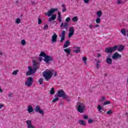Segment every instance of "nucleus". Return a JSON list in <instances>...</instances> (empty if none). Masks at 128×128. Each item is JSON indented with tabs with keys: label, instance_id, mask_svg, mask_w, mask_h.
I'll return each mask as SVG.
<instances>
[{
	"label": "nucleus",
	"instance_id": "obj_1",
	"mask_svg": "<svg viewBox=\"0 0 128 128\" xmlns=\"http://www.w3.org/2000/svg\"><path fill=\"white\" fill-rule=\"evenodd\" d=\"M54 97L55 98L52 100V102H56L60 100L58 98H62L63 100H66L68 102H70V96H68L66 94V93L62 89L57 92V94L54 95Z\"/></svg>",
	"mask_w": 128,
	"mask_h": 128
},
{
	"label": "nucleus",
	"instance_id": "obj_2",
	"mask_svg": "<svg viewBox=\"0 0 128 128\" xmlns=\"http://www.w3.org/2000/svg\"><path fill=\"white\" fill-rule=\"evenodd\" d=\"M33 65L32 67L28 66V71L26 72V76H32V74H34L35 72H36V70L40 68V63L36 62V60H33Z\"/></svg>",
	"mask_w": 128,
	"mask_h": 128
},
{
	"label": "nucleus",
	"instance_id": "obj_3",
	"mask_svg": "<svg viewBox=\"0 0 128 128\" xmlns=\"http://www.w3.org/2000/svg\"><path fill=\"white\" fill-rule=\"evenodd\" d=\"M42 58H44L43 60L46 62V64H50V62H54V58L52 56L46 55V54L44 52H41L39 55L38 60L42 62Z\"/></svg>",
	"mask_w": 128,
	"mask_h": 128
},
{
	"label": "nucleus",
	"instance_id": "obj_4",
	"mask_svg": "<svg viewBox=\"0 0 128 128\" xmlns=\"http://www.w3.org/2000/svg\"><path fill=\"white\" fill-rule=\"evenodd\" d=\"M76 107L80 114H84L86 112V104L82 102H78Z\"/></svg>",
	"mask_w": 128,
	"mask_h": 128
},
{
	"label": "nucleus",
	"instance_id": "obj_5",
	"mask_svg": "<svg viewBox=\"0 0 128 128\" xmlns=\"http://www.w3.org/2000/svg\"><path fill=\"white\" fill-rule=\"evenodd\" d=\"M42 74L44 80L47 82H49L52 76V72L50 70L44 71L42 72Z\"/></svg>",
	"mask_w": 128,
	"mask_h": 128
},
{
	"label": "nucleus",
	"instance_id": "obj_6",
	"mask_svg": "<svg viewBox=\"0 0 128 128\" xmlns=\"http://www.w3.org/2000/svg\"><path fill=\"white\" fill-rule=\"evenodd\" d=\"M118 50V45L114 46L113 47H107L105 48L106 54H112Z\"/></svg>",
	"mask_w": 128,
	"mask_h": 128
},
{
	"label": "nucleus",
	"instance_id": "obj_7",
	"mask_svg": "<svg viewBox=\"0 0 128 128\" xmlns=\"http://www.w3.org/2000/svg\"><path fill=\"white\" fill-rule=\"evenodd\" d=\"M32 82H34V78H32V77L30 76L27 78L25 84L27 86H30L32 84Z\"/></svg>",
	"mask_w": 128,
	"mask_h": 128
},
{
	"label": "nucleus",
	"instance_id": "obj_8",
	"mask_svg": "<svg viewBox=\"0 0 128 128\" xmlns=\"http://www.w3.org/2000/svg\"><path fill=\"white\" fill-rule=\"evenodd\" d=\"M55 12H58V8H52L47 13H45V16H48V17L52 16V14H54Z\"/></svg>",
	"mask_w": 128,
	"mask_h": 128
},
{
	"label": "nucleus",
	"instance_id": "obj_9",
	"mask_svg": "<svg viewBox=\"0 0 128 128\" xmlns=\"http://www.w3.org/2000/svg\"><path fill=\"white\" fill-rule=\"evenodd\" d=\"M112 60H118V58H122V54H118V52L114 53L112 56Z\"/></svg>",
	"mask_w": 128,
	"mask_h": 128
},
{
	"label": "nucleus",
	"instance_id": "obj_10",
	"mask_svg": "<svg viewBox=\"0 0 128 128\" xmlns=\"http://www.w3.org/2000/svg\"><path fill=\"white\" fill-rule=\"evenodd\" d=\"M35 112H39L40 114H42V116H44V110L40 109V107L38 106H35V109H34Z\"/></svg>",
	"mask_w": 128,
	"mask_h": 128
},
{
	"label": "nucleus",
	"instance_id": "obj_11",
	"mask_svg": "<svg viewBox=\"0 0 128 128\" xmlns=\"http://www.w3.org/2000/svg\"><path fill=\"white\" fill-rule=\"evenodd\" d=\"M74 34V27H70L69 28V33L68 34V38H70Z\"/></svg>",
	"mask_w": 128,
	"mask_h": 128
},
{
	"label": "nucleus",
	"instance_id": "obj_12",
	"mask_svg": "<svg viewBox=\"0 0 128 128\" xmlns=\"http://www.w3.org/2000/svg\"><path fill=\"white\" fill-rule=\"evenodd\" d=\"M61 36H62L60 42H62L66 40V31L64 30H63L61 32Z\"/></svg>",
	"mask_w": 128,
	"mask_h": 128
},
{
	"label": "nucleus",
	"instance_id": "obj_13",
	"mask_svg": "<svg viewBox=\"0 0 128 128\" xmlns=\"http://www.w3.org/2000/svg\"><path fill=\"white\" fill-rule=\"evenodd\" d=\"M57 39H58V35H56V33H54L53 34V36H52V38L51 40V42L52 44H54V42H56Z\"/></svg>",
	"mask_w": 128,
	"mask_h": 128
},
{
	"label": "nucleus",
	"instance_id": "obj_14",
	"mask_svg": "<svg viewBox=\"0 0 128 128\" xmlns=\"http://www.w3.org/2000/svg\"><path fill=\"white\" fill-rule=\"evenodd\" d=\"M26 124H27L28 128H36L32 124V120H28L26 122Z\"/></svg>",
	"mask_w": 128,
	"mask_h": 128
},
{
	"label": "nucleus",
	"instance_id": "obj_15",
	"mask_svg": "<svg viewBox=\"0 0 128 128\" xmlns=\"http://www.w3.org/2000/svg\"><path fill=\"white\" fill-rule=\"evenodd\" d=\"M56 15L53 14L51 16V17H50L48 19V22H52V20H56Z\"/></svg>",
	"mask_w": 128,
	"mask_h": 128
},
{
	"label": "nucleus",
	"instance_id": "obj_16",
	"mask_svg": "<svg viewBox=\"0 0 128 128\" xmlns=\"http://www.w3.org/2000/svg\"><path fill=\"white\" fill-rule=\"evenodd\" d=\"M117 50L118 52H122L124 50V46L122 45H120L119 46H118Z\"/></svg>",
	"mask_w": 128,
	"mask_h": 128
},
{
	"label": "nucleus",
	"instance_id": "obj_17",
	"mask_svg": "<svg viewBox=\"0 0 128 128\" xmlns=\"http://www.w3.org/2000/svg\"><path fill=\"white\" fill-rule=\"evenodd\" d=\"M78 122L79 124H80V126H86V122L84 120H78Z\"/></svg>",
	"mask_w": 128,
	"mask_h": 128
},
{
	"label": "nucleus",
	"instance_id": "obj_18",
	"mask_svg": "<svg viewBox=\"0 0 128 128\" xmlns=\"http://www.w3.org/2000/svg\"><path fill=\"white\" fill-rule=\"evenodd\" d=\"M106 62L108 64H112V60L110 58H107L106 59Z\"/></svg>",
	"mask_w": 128,
	"mask_h": 128
},
{
	"label": "nucleus",
	"instance_id": "obj_19",
	"mask_svg": "<svg viewBox=\"0 0 128 128\" xmlns=\"http://www.w3.org/2000/svg\"><path fill=\"white\" fill-rule=\"evenodd\" d=\"M27 110L29 112V114H31V112H34V108H32V106H28V108Z\"/></svg>",
	"mask_w": 128,
	"mask_h": 128
},
{
	"label": "nucleus",
	"instance_id": "obj_20",
	"mask_svg": "<svg viewBox=\"0 0 128 128\" xmlns=\"http://www.w3.org/2000/svg\"><path fill=\"white\" fill-rule=\"evenodd\" d=\"M70 42L68 40H66L64 45V48H68L69 44H70Z\"/></svg>",
	"mask_w": 128,
	"mask_h": 128
},
{
	"label": "nucleus",
	"instance_id": "obj_21",
	"mask_svg": "<svg viewBox=\"0 0 128 128\" xmlns=\"http://www.w3.org/2000/svg\"><path fill=\"white\" fill-rule=\"evenodd\" d=\"M70 49L67 48L66 49H64V52H66L67 55L66 56H68V54H70Z\"/></svg>",
	"mask_w": 128,
	"mask_h": 128
},
{
	"label": "nucleus",
	"instance_id": "obj_22",
	"mask_svg": "<svg viewBox=\"0 0 128 128\" xmlns=\"http://www.w3.org/2000/svg\"><path fill=\"white\" fill-rule=\"evenodd\" d=\"M97 108H98V112H100V113L102 112V110H104V108H102V106L100 105H98L97 106Z\"/></svg>",
	"mask_w": 128,
	"mask_h": 128
},
{
	"label": "nucleus",
	"instance_id": "obj_23",
	"mask_svg": "<svg viewBox=\"0 0 128 128\" xmlns=\"http://www.w3.org/2000/svg\"><path fill=\"white\" fill-rule=\"evenodd\" d=\"M68 22H64H64H62L60 25V28H62L64 26V28H68Z\"/></svg>",
	"mask_w": 128,
	"mask_h": 128
},
{
	"label": "nucleus",
	"instance_id": "obj_24",
	"mask_svg": "<svg viewBox=\"0 0 128 128\" xmlns=\"http://www.w3.org/2000/svg\"><path fill=\"white\" fill-rule=\"evenodd\" d=\"M82 60H83V62H84V64L85 65V66H86V64H88V63H87V62H86V60H88V58H86V57H83L82 58Z\"/></svg>",
	"mask_w": 128,
	"mask_h": 128
},
{
	"label": "nucleus",
	"instance_id": "obj_25",
	"mask_svg": "<svg viewBox=\"0 0 128 128\" xmlns=\"http://www.w3.org/2000/svg\"><path fill=\"white\" fill-rule=\"evenodd\" d=\"M96 14L98 16V18H100L102 14V11H98L96 12Z\"/></svg>",
	"mask_w": 128,
	"mask_h": 128
},
{
	"label": "nucleus",
	"instance_id": "obj_26",
	"mask_svg": "<svg viewBox=\"0 0 128 128\" xmlns=\"http://www.w3.org/2000/svg\"><path fill=\"white\" fill-rule=\"evenodd\" d=\"M100 61L98 60L96 64V68H97L98 70L100 68Z\"/></svg>",
	"mask_w": 128,
	"mask_h": 128
},
{
	"label": "nucleus",
	"instance_id": "obj_27",
	"mask_svg": "<svg viewBox=\"0 0 128 128\" xmlns=\"http://www.w3.org/2000/svg\"><path fill=\"white\" fill-rule=\"evenodd\" d=\"M100 22H102V20L100 18V17H98L96 20V24H100Z\"/></svg>",
	"mask_w": 128,
	"mask_h": 128
},
{
	"label": "nucleus",
	"instance_id": "obj_28",
	"mask_svg": "<svg viewBox=\"0 0 128 128\" xmlns=\"http://www.w3.org/2000/svg\"><path fill=\"white\" fill-rule=\"evenodd\" d=\"M78 19V18L77 16H74L72 18V22H76Z\"/></svg>",
	"mask_w": 128,
	"mask_h": 128
},
{
	"label": "nucleus",
	"instance_id": "obj_29",
	"mask_svg": "<svg viewBox=\"0 0 128 128\" xmlns=\"http://www.w3.org/2000/svg\"><path fill=\"white\" fill-rule=\"evenodd\" d=\"M62 6L63 7V8L62 9V12H66V6L62 4Z\"/></svg>",
	"mask_w": 128,
	"mask_h": 128
},
{
	"label": "nucleus",
	"instance_id": "obj_30",
	"mask_svg": "<svg viewBox=\"0 0 128 128\" xmlns=\"http://www.w3.org/2000/svg\"><path fill=\"white\" fill-rule=\"evenodd\" d=\"M50 94H54V88H52L50 92Z\"/></svg>",
	"mask_w": 128,
	"mask_h": 128
},
{
	"label": "nucleus",
	"instance_id": "obj_31",
	"mask_svg": "<svg viewBox=\"0 0 128 128\" xmlns=\"http://www.w3.org/2000/svg\"><path fill=\"white\" fill-rule=\"evenodd\" d=\"M26 44V42L25 40H22L21 41V44L22 46H25Z\"/></svg>",
	"mask_w": 128,
	"mask_h": 128
},
{
	"label": "nucleus",
	"instance_id": "obj_32",
	"mask_svg": "<svg viewBox=\"0 0 128 128\" xmlns=\"http://www.w3.org/2000/svg\"><path fill=\"white\" fill-rule=\"evenodd\" d=\"M38 82H39L40 84H44V78H40L39 79Z\"/></svg>",
	"mask_w": 128,
	"mask_h": 128
},
{
	"label": "nucleus",
	"instance_id": "obj_33",
	"mask_svg": "<svg viewBox=\"0 0 128 128\" xmlns=\"http://www.w3.org/2000/svg\"><path fill=\"white\" fill-rule=\"evenodd\" d=\"M121 32L123 36H126V29L124 28L122 29Z\"/></svg>",
	"mask_w": 128,
	"mask_h": 128
},
{
	"label": "nucleus",
	"instance_id": "obj_34",
	"mask_svg": "<svg viewBox=\"0 0 128 128\" xmlns=\"http://www.w3.org/2000/svg\"><path fill=\"white\" fill-rule=\"evenodd\" d=\"M106 104H110V102L106 101L103 103V106H106Z\"/></svg>",
	"mask_w": 128,
	"mask_h": 128
},
{
	"label": "nucleus",
	"instance_id": "obj_35",
	"mask_svg": "<svg viewBox=\"0 0 128 128\" xmlns=\"http://www.w3.org/2000/svg\"><path fill=\"white\" fill-rule=\"evenodd\" d=\"M65 22H70V17H68L65 20Z\"/></svg>",
	"mask_w": 128,
	"mask_h": 128
},
{
	"label": "nucleus",
	"instance_id": "obj_36",
	"mask_svg": "<svg viewBox=\"0 0 128 128\" xmlns=\"http://www.w3.org/2000/svg\"><path fill=\"white\" fill-rule=\"evenodd\" d=\"M20 18H17L16 20V24H20Z\"/></svg>",
	"mask_w": 128,
	"mask_h": 128
},
{
	"label": "nucleus",
	"instance_id": "obj_37",
	"mask_svg": "<svg viewBox=\"0 0 128 128\" xmlns=\"http://www.w3.org/2000/svg\"><path fill=\"white\" fill-rule=\"evenodd\" d=\"M44 30H48V24H45L44 26Z\"/></svg>",
	"mask_w": 128,
	"mask_h": 128
},
{
	"label": "nucleus",
	"instance_id": "obj_38",
	"mask_svg": "<svg viewBox=\"0 0 128 128\" xmlns=\"http://www.w3.org/2000/svg\"><path fill=\"white\" fill-rule=\"evenodd\" d=\"M18 70H16L13 72H12V74L13 76H16V74H18Z\"/></svg>",
	"mask_w": 128,
	"mask_h": 128
},
{
	"label": "nucleus",
	"instance_id": "obj_39",
	"mask_svg": "<svg viewBox=\"0 0 128 128\" xmlns=\"http://www.w3.org/2000/svg\"><path fill=\"white\" fill-rule=\"evenodd\" d=\"M94 122V120L92 118H89L88 120V124H92V122Z\"/></svg>",
	"mask_w": 128,
	"mask_h": 128
},
{
	"label": "nucleus",
	"instance_id": "obj_40",
	"mask_svg": "<svg viewBox=\"0 0 128 128\" xmlns=\"http://www.w3.org/2000/svg\"><path fill=\"white\" fill-rule=\"evenodd\" d=\"M42 23V21L40 20V18H38V24H40Z\"/></svg>",
	"mask_w": 128,
	"mask_h": 128
},
{
	"label": "nucleus",
	"instance_id": "obj_41",
	"mask_svg": "<svg viewBox=\"0 0 128 128\" xmlns=\"http://www.w3.org/2000/svg\"><path fill=\"white\" fill-rule=\"evenodd\" d=\"M74 52L76 54H78V52H80V50H76L74 51Z\"/></svg>",
	"mask_w": 128,
	"mask_h": 128
},
{
	"label": "nucleus",
	"instance_id": "obj_42",
	"mask_svg": "<svg viewBox=\"0 0 128 128\" xmlns=\"http://www.w3.org/2000/svg\"><path fill=\"white\" fill-rule=\"evenodd\" d=\"M112 114V110H109L108 112H106L107 114Z\"/></svg>",
	"mask_w": 128,
	"mask_h": 128
},
{
	"label": "nucleus",
	"instance_id": "obj_43",
	"mask_svg": "<svg viewBox=\"0 0 128 128\" xmlns=\"http://www.w3.org/2000/svg\"><path fill=\"white\" fill-rule=\"evenodd\" d=\"M106 100V97L103 96L100 99V102H104V100Z\"/></svg>",
	"mask_w": 128,
	"mask_h": 128
},
{
	"label": "nucleus",
	"instance_id": "obj_44",
	"mask_svg": "<svg viewBox=\"0 0 128 128\" xmlns=\"http://www.w3.org/2000/svg\"><path fill=\"white\" fill-rule=\"evenodd\" d=\"M84 120H88V115H84Z\"/></svg>",
	"mask_w": 128,
	"mask_h": 128
},
{
	"label": "nucleus",
	"instance_id": "obj_45",
	"mask_svg": "<svg viewBox=\"0 0 128 128\" xmlns=\"http://www.w3.org/2000/svg\"><path fill=\"white\" fill-rule=\"evenodd\" d=\"M58 20L60 22H62V17L60 16H58Z\"/></svg>",
	"mask_w": 128,
	"mask_h": 128
},
{
	"label": "nucleus",
	"instance_id": "obj_46",
	"mask_svg": "<svg viewBox=\"0 0 128 128\" xmlns=\"http://www.w3.org/2000/svg\"><path fill=\"white\" fill-rule=\"evenodd\" d=\"M84 4H88L90 2V0H84Z\"/></svg>",
	"mask_w": 128,
	"mask_h": 128
},
{
	"label": "nucleus",
	"instance_id": "obj_47",
	"mask_svg": "<svg viewBox=\"0 0 128 128\" xmlns=\"http://www.w3.org/2000/svg\"><path fill=\"white\" fill-rule=\"evenodd\" d=\"M122 1L120 0H117V4H122Z\"/></svg>",
	"mask_w": 128,
	"mask_h": 128
},
{
	"label": "nucleus",
	"instance_id": "obj_48",
	"mask_svg": "<svg viewBox=\"0 0 128 128\" xmlns=\"http://www.w3.org/2000/svg\"><path fill=\"white\" fill-rule=\"evenodd\" d=\"M89 28H94V26L92 25V24H90V26H89Z\"/></svg>",
	"mask_w": 128,
	"mask_h": 128
},
{
	"label": "nucleus",
	"instance_id": "obj_49",
	"mask_svg": "<svg viewBox=\"0 0 128 128\" xmlns=\"http://www.w3.org/2000/svg\"><path fill=\"white\" fill-rule=\"evenodd\" d=\"M74 48H77V50H80V47L74 46Z\"/></svg>",
	"mask_w": 128,
	"mask_h": 128
},
{
	"label": "nucleus",
	"instance_id": "obj_50",
	"mask_svg": "<svg viewBox=\"0 0 128 128\" xmlns=\"http://www.w3.org/2000/svg\"><path fill=\"white\" fill-rule=\"evenodd\" d=\"M8 96L9 98H12V94L10 93L8 94Z\"/></svg>",
	"mask_w": 128,
	"mask_h": 128
},
{
	"label": "nucleus",
	"instance_id": "obj_51",
	"mask_svg": "<svg viewBox=\"0 0 128 128\" xmlns=\"http://www.w3.org/2000/svg\"><path fill=\"white\" fill-rule=\"evenodd\" d=\"M16 4H18L19 2H20V0H17L16 1Z\"/></svg>",
	"mask_w": 128,
	"mask_h": 128
},
{
	"label": "nucleus",
	"instance_id": "obj_52",
	"mask_svg": "<svg viewBox=\"0 0 128 128\" xmlns=\"http://www.w3.org/2000/svg\"><path fill=\"white\" fill-rule=\"evenodd\" d=\"M32 4L34 5V6H35L36 4V2H34V1H32Z\"/></svg>",
	"mask_w": 128,
	"mask_h": 128
},
{
	"label": "nucleus",
	"instance_id": "obj_53",
	"mask_svg": "<svg viewBox=\"0 0 128 128\" xmlns=\"http://www.w3.org/2000/svg\"><path fill=\"white\" fill-rule=\"evenodd\" d=\"M100 56H102V54H98V58H100Z\"/></svg>",
	"mask_w": 128,
	"mask_h": 128
},
{
	"label": "nucleus",
	"instance_id": "obj_54",
	"mask_svg": "<svg viewBox=\"0 0 128 128\" xmlns=\"http://www.w3.org/2000/svg\"><path fill=\"white\" fill-rule=\"evenodd\" d=\"M98 26H100V25H98V24L94 26V28H98Z\"/></svg>",
	"mask_w": 128,
	"mask_h": 128
},
{
	"label": "nucleus",
	"instance_id": "obj_55",
	"mask_svg": "<svg viewBox=\"0 0 128 128\" xmlns=\"http://www.w3.org/2000/svg\"><path fill=\"white\" fill-rule=\"evenodd\" d=\"M58 16H60V11H58Z\"/></svg>",
	"mask_w": 128,
	"mask_h": 128
},
{
	"label": "nucleus",
	"instance_id": "obj_56",
	"mask_svg": "<svg viewBox=\"0 0 128 128\" xmlns=\"http://www.w3.org/2000/svg\"><path fill=\"white\" fill-rule=\"evenodd\" d=\"M56 74H57V72H55L54 74V76H56Z\"/></svg>",
	"mask_w": 128,
	"mask_h": 128
},
{
	"label": "nucleus",
	"instance_id": "obj_57",
	"mask_svg": "<svg viewBox=\"0 0 128 128\" xmlns=\"http://www.w3.org/2000/svg\"><path fill=\"white\" fill-rule=\"evenodd\" d=\"M4 106V105L0 104V108H2Z\"/></svg>",
	"mask_w": 128,
	"mask_h": 128
},
{
	"label": "nucleus",
	"instance_id": "obj_58",
	"mask_svg": "<svg viewBox=\"0 0 128 128\" xmlns=\"http://www.w3.org/2000/svg\"><path fill=\"white\" fill-rule=\"evenodd\" d=\"M0 92H2V88H0Z\"/></svg>",
	"mask_w": 128,
	"mask_h": 128
},
{
	"label": "nucleus",
	"instance_id": "obj_59",
	"mask_svg": "<svg viewBox=\"0 0 128 128\" xmlns=\"http://www.w3.org/2000/svg\"><path fill=\"white\" fill-rule=\"evenodd\" d=\"M3 54L2 52H0V56H2Z\"/></svg>",
	"mask_w": 128,
	"mask_h": 128
},
{
	"label": "nucleus",
	"instance_id": "obj_60",
	"mask_svg": "<svg viewBox=\"0 0 128 128\" xmlns=\"http://www.w3.org/2000/svg\"><path fill=\"white\" fill-rule=\"evenodd\" d=\"M107 58H110V55H108V56H107Z\"/></svg>",
	"mask_w": 128,
	"mask_h": 128
},
{
	"label": "nucleus",
	"instance_id": "obj_61",
	"mask_svg": "<svg viewBox=\"0 0 128 128\" xmlns=\"http://www.w3.org/2000/svg\"><path fill=\"white\" fill-rule=\"evenodd\" d=\"M22 14H21L20 17L22 18Z\"/></svg>",
	"mask_w": 128,
	"mask_h": 128
},
{
	"label": "nucleus",
	"instance_id": "obj_62",
	"mask_svg": "<svg viewBox=\"0 0 128 128\" xmlns=\"http://www.w3.org/2000/svg\"><path fill=\"white\" fill-rule=\"evenodd\" d=\"M126 116H128V112H126Z\"/></svg>",
	"mask_w": 128,
	"mask_h": 128
},
{
	"label": "nucleus",
	"instance_id": "obj_63",
	"mask_svg": "<svg viewBox=\"0 0 128 128\" xmlns=\"http://www.w3.org/2000/svg\"><path fill=\"white\" fill-rule=\"evenodd\" d=\"M106 74H104V76H106Z\"/></svg>",
	"mask_w": 128,
	"mask_h": 128
},
{
	"label": "nucleus",
	"instance_id": "obj_64",
	"mask_svg": "<svg viewBox=\"0 0 128 128\" xmlns=\"http://www.w3.org/2000/svg\"><path fill=\"white\" fill-rule=\"evenodd\" d=\"M127 82H128V78H127Z\"/></svg>",
	"mask_w": 128,
	"mask_h": 128
}]
</instances>
